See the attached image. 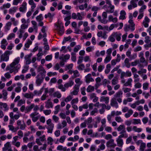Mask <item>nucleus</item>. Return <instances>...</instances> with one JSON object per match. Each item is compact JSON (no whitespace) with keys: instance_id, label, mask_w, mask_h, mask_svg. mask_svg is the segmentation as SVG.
Segmentation results:
<instances>
[{"instance_id":"46","label":"nucleus","mask_w":151,"mask_h":151,"mask_svg":"<svg viewBox=\"0 0 151 151\" xmlns=\"http://www.w3.org/2000/svg\"><path fill=\"white\" fill-rule=\"evenodd\" d=\"M17 134L19 136V139H21L23 136V134L22 131L21 130H19L17 132Z\"/></svg>"},{"instance_id":"27","label":"nucleus","mask_w":151,"mask_h":151,"mask_svg":"<svg viewBox=\"0 0 151 151\" xmlns=\"http://www.w3.org/2000/svg\"><path fill=\"white\" fill-rule=\"evenodd\" d=\"M76 53L74 52H72L71 53V59L72 61L75 62L76 60Z\"/></svg>"},{"instance_id":"56","label":"nucleus","mask_w":151,"mask_h":151,"mask_svg":"<svg viewBox=\"0 0 151 151\" xmlns=\"http://www.w3.org/2000/svg\"><path fill=\"white\" fill-rule=\"evenodd\" d=\"M135 148V147L133 145H131L129 147L127 148V151H130L131 150H134Z\"/></svg>"},{"instance_id":"37","label":"nucleus","mask_w":151,"mask_h":151,"mask_svg":"<svg viewBox=\"0 0 151 151\" xmlns=\"http://www.w3.org/2000/svg\"><path fill=\"white\" fill-rule=\"evenodd\" d=\"M66 148L61 145H58L57 147V150H58L61 151L63 150V151L66 150Z\"/></svg>"},{"instance_id":"18","label":"nucleus","mask_w":151,"mask_h":151,"mask_svg":"<svg viewBox=\"0 0 151 151\" xmlns=\"http://www.w3.org/2000/svg\"><path fill=\"white\" fill-rule=\"evenodd\" d=\"M122 94L123 92L122 91H119L115 94L114 96L116 98H122Z\"/></svg>"},{"instance_id":"16","label":"nucleus","mask_w":151,"mask_h":151,"mask_svg":"<svg viewBox=\"0 0 151 151\" xmlns=\"http://www.w3.org/2000/svg\"><path fill=\"white\" fill-rule=\"evenodd\" d=\"M109 9L107 10L106 12L108 13H113L114 11V5H111L108 7Z\"/></svg>"},{"instance_id":"48","label":"nucleus","mask_w":151,"mask_h":151,"mask_svg":"<svg viewBox=\"0 0 151 151\" xmlns=\"http://www.w3.org/2000/svg\"><path fill=\"white\" fill-rule=\"evenodd\" d=\"M65 138L66 136H61L59 139L60 142L61 143H63L65 140Z\"/></svg>"},{"instance_id":"52","label":"nucleus","mask_w":151,"mask_h":151,"mask_svg":"<svg viewBox=\"0 0 151 151\" xmlns=\"http://www.w3.org/2000/svg\"><path fill=\"white\" fill-rule=\"evenodd\" d=\"M52 55H48L46 56L45 57V60L47 61H50L52 60Z\"/></svg>"},{"instance_id":"61","label":"nucleus","mask_w":151,"mask_h":151,"mask_svg":"<svg viewBox=\"0 0 151 151\" xmlns=\"http://www.w3.org/2000/svg\"><path fill=\"white\" fill-rule=\"evenodd\" d=\"M132 140V137L130 136L128 137L126 139V143L127 144H128Z\"/></svg>"},{"instance_id":"29","label":"nucleus","mask_w":151,"mask_h":151,"mask_svg":"<svg viewBox=\"0 0 151 151\" xmlns=\"http://www.w3.org/2000/svg\"><path fill=\"white\" fill-rule=\"evenodd\" d=\"M26 4L24 5L23 4L19 8V11L23 12H25L26 10V7L25 6Z\"/></svg>"},{"instance_id":"11","label":"nucleus","mask_w":151,"mask_h":151,"mask_svg":"<svg viewBox=\"0 0 151 151\" xmlns=\"http://www.w3.org/2000/svg\"><path fill=\"white\" fill-rule=\"evenodd\" d=\"M122 138H119V137L116 139L117 145L119 147H122L123 142V140L121 139Z\"/></svg>"},{"instance_id":"35","label":"nucleus","mask_w":151,"mask_h":151,"mask_svg":"<svg viewBox=\"0 0 151 151\" xmlns=\"http://www.w3.org/2000/svg\"><path fill=\"white\" fill-rule=\"evenodd\" d=\"M47 141L48 144H50L51 145H52L53 139L52 137H48L47 139Z\"/></svg>"},{"instance_id":"28","label":"nucleus","mask_w":151,"mask_h":151,"mask_svg":"<svg viewBox=\"0 0 151 151\" xmlns=\"http://www.w3.org/2000/svg\"><path fill=\"white\" fill-rule=\"evenodd\" d=\"M124 62L125 66L128 68H129L130 66V64L129 63V59L127 58H126Z\"/></svg>"},{"instance_id":"15","label":"nucleus","mask_w":151,"mask_h":151,"mask_svg":"<svg viewBox=\"0 0 151 151\" xmlns=\"http://www.w3.org/2000/svg\"><path fill=\"white\" fill-rule=\"evenodd\" d=\"M114 35L115 37L118 41H119L121 39V34L120 33H118L117 32H114Z\"/></svg>"},{"instance_id":"33","label":"nucleus","mask_w":151,"mask_h":151,"mask_svg":"<svg viewBox=\"0 0 151 151\" xmlns=\"http://www.w3.org/2000/svg\"><path fill=\"white\" fill-rule=\"evenodd\" d=\"M125 129V126L124 125H120L117 128V130L118 131H121Z\"/></svg>"},{"instance_id":"41","label":"nucleus","mask_w":151,"mask_h":151,"mask_svg":"<svg viewBox=\"0 0 151 151\" xmlns=\"http://www.w3.org/2000/svg\"><path fill=\"white\" fill-rule=\"evenodd\" d=\"M80 76V74L78 71L76 70L73 71V78H75L79 77Z\"/></svg>"},{"instance_id":"47","label":"nucleus","mask_w":151,"mask_h":151,"mask_svg":"<svg viewBox=\"0 0 151 151\" xmlns=\"http://www.w3.org/2000/svg\"><path fill=\"white\" fill-rule=\"evenodd\" d=\"M25 100H20L18 101L17 106H20L22 104L25 103Z\"/></svg>"},{"instance_id":"59","label":"nucleus","mask_w":151,"mask_h":151,"mask_svg":"<svg viewBox=\"0 0 151 151\" xmlns=\"http://www.w3.org/2000/svg\"><path fill=\"white\" fill-rule=\"evenodd\" d=\"M60 59L61 60L60 62V65L61 66H63L64 65V62H65L66 60H65L64 59H63L61 58H60Z\"/></svg>"},{"instance_id":"4","label":"nucleus","mask_w":151,"mask_h":151,"mask_svg":"<svg viewBox=\"0 0 151 151\" xmlns=\"http://www.w3.org/2000/svg\"><path fill=\"white\" fill-rule=\"evenodd\" d=\"M45 140V135H43L42 137H40L39 138L36 139L35 142L38 145H42V144L41 142H43Z\"/></svg>"},{"instance_id":"20","label":"nucleus","mask_w":151,"mask_h":151,"mask_svg":"<svg viewBox=\"0 0 151 151\" xmlns=\"http://www.w3.org/2000/svg\"><path fill=\"white\" fill-rule=\"evenodd\" d=\"M102 142H101V145L99 146V147L101 150H103L105 149V146L104 144L105 143V141H102Z\"/></svg>"},{"instance_id":"10","label":"nucleus","mask_w":151,"mask_h":151,"mask_svg":"<svg viewBox=\"0 0 151 151\" xmlns=\"http://www.w3.org/2000/svg\"><path fill=\"white\" fill-rule=\"evenodd\" d=\"M54 127V124L53 123H51L47 127V132L48 133H52Z\"/></svg>"},{"instance_id":"58","label":"nucleus","mask_w":151,"mask_h":151,"mask_svg":"<svg viewBox=\"0 0 151 151\" xmlns=\"http://www.w3.org/2000/svg\"><path fill=\"white\" fill-rule=\"evenodd\" d=\"M112 136L111 134H108L105 135V139L106 140L112 139Z\"/></svg>"},{"instance_id":"36","label":"nucleus","mask_w":151,"mask_h":151,"mask_svg":"<svg viewBox=\"0 0 151 151\" xmlns=\"http://www.w3.org/2000/svg\"><path fill=\"white\" fill-rule=\"evenodd\" d=\"M111 59V57L109 55H107L104 60V63H107L109 62Z\"/></svg>"},{"instance_id":"5","label":"nucleus","mask_w":151,"mask_h":151,"mask_svg":"<svg viewBox=\"0 0 151 151\" xmlns=\"http://www.w3.org/2000/svg\"><path fill=\"white\" fill-rule=\"evenodd\" d=\"M57 30L60 34L62 35L64 33V27L62 23H58V25H57Z\"/></svg>"},{"instance_id":"1","label":"nucleus","mask_w":151,"mask_h":151,"mask_svg":"<svg viewBox=\"0 0 151 151\" xmlns=\"http://www.w3.org/2000/svg\"><path fill=\"white\" fill-rule=\"evenodd\" d=\"M19 60V57L16 58L9 65L7 66L6 70H9V73L7 72L4 74V76L6 78L9 79L11 78V76L9 73H12L14 72V74H15L18 72V70L21 67L20 64H18Z\"/></svg>"},{"instance_id":"62","label":"nucleus","mask_w":151,"mask_h":151,"mask_svg":"<svg viewBox=\"0 0 151 151\" xmlns=\"http://www.w3.org/2000/svg\"><path fill=\"white\" fill-rule=\"evenodd\" d=\"M30 72L32 76H36V74L33 68H31L30 70Z\"/></svg>"},{"instance_id":"30","label":"nucleus","mask_w":151,"mask_h":151,"mask_svg":"<svg viewBox=\"0 0 151 151\" xmlns=\"http://www.w3.org/2000/svg\"><path fill=\"white\" fill-rule=\"evenodd\" d=\"M115 37L114 35V32L112 33L111 36H110L109 38V40L111 42H114L115 41V39L114 38Z\"/></svg>"},{"instance_id":"26","label":"nucleus","mask_w":151,"mask_h":151,"mask_svg":"<svg viewBox=\"0 0 151 151\" xmlns=\"http://www.w3.org/2000/svg\"><path fill=\"white\" fill-rule=\"evenodd\" d=\"M146 147V144L144 142H142L141 144L139 150L140 151H144Z\"/></svg>"},{"instance_id":"3","label":"nucleus","mask_w":151,"mask_h":151,"mask_svg":"<svg viewBox=\"0 0 151 151\" xmlns=\"http://www.w3.org/2000/svg\"><path fill=\"white\" fill-rule=\"evenodd\" d=\"M106 145L107 147L110 148H114L116 145L114 143V140L113 139H111L107 141Z\"/></svg>"},{"instance_id":"44","label":"nucleus","mask_w":151,"mask_h":151,"mask_svg":"<svg viewBox=\"0 0 151 151\" xmlns=\"http://www.w3.org/2000/svg\"><path fill=\"white\" fill-rule=\"evenodd\" d=\"M15 36V34L13 33H11L7 37L8 40H11L13 37H14Z\"/></svg>"},{"instance_id":"64","label":"nucleus","mask_w":151,"mask_h":151,"mask_svg":"<svg viewBox=\"0 0 151 151\" xmlns=\"http://www.w3.org/2000/svg\"><path fill=\"white\" fill-rule=\"evenodd\" d=\"M148 120V118L146 117H145L142 119V121L145 124L147 123Z\"/></svg>"},{"instance_id":"14","label":"nucleus","mask_w":151,"mask_h":151,"mask_svg":"<svg viewBox=\"0 0 151 151\" xmlns=\"http://www.w3.org/2000/svg\"><path fill=\"white\" fill-rule=\"evenodd\" d=\"M34 96V95L32 93L30 92L29 93H27L24 95V96L27 99H32Z\"/></svg>"},{"instance_id":"8","label":"nucleus","mask_w":151,"mask_h":151,"mask_svg":"<svg viewBox=\"0 0 151 151\" xmlns=\"http://www.w3.org/2000/svg\"><path fill=\"white\" fill-rule=\"evenodd\" d=\"M120 135L118 137L119 138H126L128 137V135L126 133L125 129L121 131L119 133Z\"/></svg>"},{"instance_id":"9","label":"nucleus","mask_w":151,"mask_h":151,"mask_svg":"<svg viewBox=\"0 0 151 151\" xmlns=\"http://www.w3.org/2000/svg\"><path fill=\"white\" fill-rule=\"evenodd\" d=\"M50 100L51 99H49L47 101L45 102L46 104L45 107L47 109L52 108L53 107L52 103L50 101Z\"/></svg>"},{"instance_id":"42","label":"nucleus","mask_w":151,"mask_h":151,"mask_svg":"<svg viewBox=\"0 0 151 151\" xmlns=\"http://www.w3.org/2000/svg\"><path fill=\"white\" fill-rule=\"evenodd\" d=\"M133 124H141V120L140 119H133Z\"/></svg>"},{"instance_id":"49","label":"nucleus","mask_w":151,"mask_h":151,"mask_svg":"<svg viewBox=\"0 0 151 151\" xmlns=\"http://www.w3.org/2000/svg\"><path fill=\"white\" fill-rule=\"evenodd\" d=\"M79 127L78 126H77L74 129V134H76L79 132Z\"/></svg>"},{"instance_id":"53","label":"nucleus","mask_w":151,"mask_h":151,"mask_svg":"<svg viewBox=\"0 0 151 151\" xmlns=\"http://www.w3.org/2000/svg\"><path fill=\"white\" fill-rule=\"evenodd\" d=\"M44 113L45 115H48L51 113V110L50 109L43 110Z\"/></svg>"},{"instance_id":"19","label":"nucleus","mask_w":151,"mask_h":151,"mask_svg":"<svg viewBox=\"0 0 151 151\" xmlns=\"http://www.w3.org/2000/svg\"><path fill=\"white\" fill-rule=\"evenodd\" d=\"M132 80L131 78H129L128 79L127 81L124 84V86H131L132 85L131 83Z\"/></svg>"},{"instance_id":"22","label":"nucleus","mask_w":151,"mask_h":151,"mask_svg":"<svg viewBox=\"0 0 151 151\" xmlns=\"http://www.w3.org/2000/svg\"><path fill=\"white\" fill-rule=\"evenodd\" d=\"M133 113V111L132 109H129L128 110L127 113L125 114V116L126 118L129 117Z\"/></svg>"},{"instance_id":"21","label":"nucleus","mask_w":151,"mask_h":151,"mask_svg":"<svg viewBox=\"0 0 151 151\" xmlns=\"http://www.w3.org/2000/svg\"><path fill=\"white\" fill-rule=\"evenodd\" d=\"M17 7H14L10 9L9 10V13L11 14H13L17 10Z\"/></svg>"},{"instance_id":"25","label":"nucleus","mask_w":151,"mask_h":151,"mask_svg":"<svg viewBox=\"0 0 151 151\" xmlns=\"http://www.w3.org/2000/svg\"><path fill=\"white\" fill-rule=\"evenodd\" d=\"M35 106L34 104H31L30 106H27L25 110L27 112L30 111Z\"/></svg>"},{"instance_id":"50","label":"nucleus","mask_w":151,"mask_h":151,"mask_svg":"<svg viewBox=\"0 0 151 151\" xmlns=\"http://www.w3.org/2000/svg\"><path fill=\"white\" fill-rule=\"evenodd\" d=\"M32 55V54L30 53L29 55H27L25 56L24 58L25 60H31L30 58Z\"/></svg>"},{"instance_id":"55","label":"nucleus","mask_w":151,"mask_h":151,"mask_svg":"<svg viewBox=\"0 0 151 151\" xmlns=\"http://www.w3.org/2000/svg\"><path fill=\"white\" fill-rule=\"evenodd\" d=\"M57 75V73L56 72H50L47 73V75L49 76H55Z\"/></svg>"},{"instance_id":"38","label":"nucleus","mask_w":151,"mask_h":151,"mask_svg":"<svg viewBox=\"0 0 151 151\" xmlns=\"http://www.w3.org/2000/svg\"><path fill=\"white\" fill-rule=\"evenodd\" d=\"M71 39V37L70 36H69L67 37H65L63 39V41L62 42V44H64L67 41H68L70 40Z\"/></svg>"},{"instance_id":"40","label":"nucleus","mask_w":151,"mask_h":151,"mask_svg":"<svg viewBox=\"0 0 151 151\" xmlns=\"http://www.w3.org/2000/svg\"><path fill=\"white\" fill-rule=\"evenodd\" d=\"M85 67V65L84 64H81L78 66L77 68L79 70H83L84 69Z\"/></svg>"},{"instance_id":"45","label":"nucleus","mask_w":151,"mask_h":151,"mask_svg":"<svg viewBox=\"0 0 151 151\" xmlns=\"http://www.w3.org/2000/svg\"><path fill=\"white\" fill-rule=\"evenodd\" d=\"M85 121L87 124H88L92 122V118L91 117H89L87 120H86Z\"/></svg>"},{"instance_id":"34","label":"nucleus","mask_w":151,"mask_h":151,"mask_svg":"<svg viewBox=\"0 0 151 151\" xmlns=\"http://www.w3.org/2000/svg\"><path fill=\"white\" fill-rule=\"evenodd\" d=\"M133 130L135 132H141L142 129L141 128H137V127L136 126H134L133 128Z\"/></svg>"},{"instance_id":"2","label":"nucleus","mask_w":151,"mask_h":151,"mask_svg":"<svg viewBox=\"0 0 151 151\" xmlns=\"http://www.w3.org/2000/svg\"><path fill=\"white\" fill-rule=\"evenodd\" d=\"M12 51L9 50H7L0 57V62H1L3 61H7L9 58V55L12 54Z\"/></svg>"},{"instance_id":"12","label":"nucleus","mask_w":151,"mask_h":151,"mask_svg":"<svg viewBox=\"0 0 151 151\" xmlns=\"http://www.w3.org/2000/svg\"><path fill=\"white\" fill-rule=\"evenodd\" d=\"M74 83L72 80H70L68 82L64 84V86L65 88H68L69 87H71L73 85Z\"/></svg>"},{"instance_id":"51","label":"nucleus","mask_w":151,"mask_h":151,"mask_svg":"<svg viewBox=\"0 0 151 151\" xmlns=\"http://www.w3.org/2000/svg\"><path fill=\"white\" fill-rule=\"evenodd\" d=\"M11 6V5L9 3H7L6 4H4L2 7H1V9H2L4 8H9Z\"/></svg>"},{"instance_id":"6","label":"nucleus","mask_w":151,"mask_h":151,"mask_svg":"<svg viewBox=\"0 0 151 151\" xmlns=\"http://www.w3.org/2000/svg\"><path fill=\"white\" fill-rule=\"evenodd\" d=\"M37 78L36 81V83L37 86H40L43 81L44 78H42L39 76V75H37L36 77Z\"/></svg>"},{"instance_id":"43","label":"nucleus","mask_w":151,"mask_h":151,"mask_svg":"<svg viewBox=\"0 0 151 151\" xmlns=\"http://www.w3.org/2000/svg\"><path fill=\"white\" fill-rule=\"evenodd\" d=\"M81 48V46L80 45H77L74 47L73 50L75 52H77Z\"/></svg>"},{"instance_id":"17","label":"nucleus","mask_w":151,"mask_h":151,"mask_svg":"<svg viewBox=\"0 0 151 151\" xmlns=\"http://www.w3.org/2000/svg\"><path fill=\"white\" fill-rule=\"evenodd\" d=\"M3 106V107L5 109L4 111H6L8 110L9 108L7 107V104L6 103H3L2 102H0V108H2V106Z\"/></svg>"},{"instance_id":"23","label":"nucleus","mask_w":151,"mask_h":151,"mask_svg":"<svg viewBox=\"0 0 151 151\" xmlns=\"http://www.w3.org/2000/svg\"><path fill=\"white\" fill-rule=\"evenodd\" d=\"M109 97H105L104 96H102L101 98L100 101H104L106 104H107L109 102Z\"/></svg>"},{"instance_id":"57","label":"nucleus","mask_w":151,"mask_h":151,"mask_svg":"<svg viewBox=\"0 0 151 151\" xmlns=\"http://www.w3.org/2000/svg\"><path fill=\"white\" fill-rule=\"evenodd\" d=\"M115 119V120L118 122H120L123 121V120L120 116L116 117Z\"/></svg>"},{"instance_id":"13","label":"nucleus","mask_w":151,"mask_h":151,"mask_svg":"<svg viewBox=\"0 0 151 151\" xmlns=\"http://www.w3.org/2000/svg\"><path fill=\"white\" fill-rule=\"evenodd\" d=\"M12 23L10 22H8L4 27L5 31L7 32L10 29V27L12 25Z\"/></svg>"},{"instance_id":"32","label":"nucleus","mask_w":151,"mask_h":151,"mask_svg":"<svg viewBox=\"0 0 151 151\" xmlns=\"http://www.w3.org/2000/svg\"><path fill=\"white\" fill-rule=\"evenodd\" d=\"M46 73V70H44L43 71H42V72H40L38 75H39V76H40V77L42 78L43 77V78H44L45 76V74Z\"/></svg>"},{"instance_id":"54","label":"nucleus","mask_w":151,"mask_h":151,"mask_svg":"<svg viewBox=\"0 0 151 151\" xmlns=\"http://www.w3.org/2000/svg\"><path fill=\"white\" fill-rule=\"evenodd\" d=\"M77 20H82L83 19V17L81 15L80 13L78 12L77 13Z\"/></svg>"},{"instance_id":"60","label":"nucleus","mask_w":151,"mask_h":151,"mask_svg":"<svg viewBox=\"0 0 151 151\" xmlns=\"http://www.w3.org/2000/svg\"><path fill=\"white\" fill-rule=\"evenodd\" d=\"M59 89H61L63 91H65L66 90L65 88L63 87V85L62 84H60L58 86Z\"/></svg>"},{"instance_id":"7","label":"nucleus","mask_w":151,"mask_h":151,"mask_svg":"<svg viewBox=\"0 0 151 151\" xmlns=\"http://www.w3.org/2000/svg\"><path fill=\"white\" fill-rule=\"evenodd\" d=\"M110 105L112 106L115 107L116 108H118L119 105L116 98H113L111 100Z\"/></svg>"},{"instance_id":"63","label":"nucleus","mask_w":151,"mask_h":151,"mask_svg":"<svg viewBox=\"0 0 151 151\" xmlns=\"http://www.w3.org/2000/svg\"><path fill=\"white\" fill-rule=\"evenodd\" d=\"M72 97L71 96H68L65 99V102H67L70 101L72 99Z\"/></svg>"},{"instance_id":"24","label":"nucleus","mask_w":151,"mask_h":151,"mask_svg":"<svg viewBox=\"0 0 151 151\" xmlns=\"http://www.w3.org/2000/svg\"><path fill=\"white\" fill-rule=\"evenodd\" d=\"M94 90V87L93 86H92L91 85H89L87 87L86 91L88 92H91Z\"/></svg>"},{"instance_id":"31","label":"nucleus","mask_w":151,"mask_h":151,"mask_svg":"<svg viewBox=\"0 0 151 151\" xmlns=\"http://www.w3.org/2000/svg\"><path fill=\"white\" fill-rule=\"evenodd\" d=\"M53 96L55 97H56L58 98H60L61 97V94L58 91H57L54 93Z\"/></svg>"},{"instance_id":"39","label":"nucleus","mask_w":151,"mask_h":151,"mask_svg":"<svg viewBox=\"0 0 151 151\" xmlns=\"http://www.w3.org/2000/svg\"><path fill=\"white\" fill-rule=\"evenodd\" d=\"M42 14H40L39 16H37L36 17V19L37 21H42L43 19Z\"/></svg>"}]
</instances>
